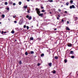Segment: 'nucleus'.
<instances>
[{
  "instance_id": "obj_21",
  "label": "nucleus",
  "mask_w": 78,
  "mask_h": 78,
  "mask_svg": "<svg viewBox=\"0 0 78 78\" xmlns=\"http://www.w3.org/2000/svg\"><path fill=\"white\" fill-rule=\"evenodd\" d=\"M19 4L20 5L21 4H22V2H19Z\"/></svg>"
},
{
  "instance_id": "obj_56",
  "label": "nucleus",
  "mask_w": 78,
  "mask_h": 78,
  "mask_svg": "<svg viewBox=\"0 0 78 78\" xmlns=\"http://www.w3.org/2000/svg\"><path fill=\"white\" fill-rule=\"evenodd\" d=\"M77 75H78V74H77Z\"/></svg>"
},
{
  "instance_id": "obj_25",
  "label": "nucleus",
  "mask_w": 78,
  "mask_h": 78,
  "mask_svg": "<svg viewBox=\"0 0 78 78\" xmlns=\"http://www.w3.org/2000/svg\"><path fill=\"white\" fill-rule=\"evenodd\" d=\"M58 12L59 11L60 12L61 11V9H58Z\"/></svg>"
},
{
  "instance_id": "obj_52",
  "label": "nucleus",
  "mask_w": 78,
  "mask_h": 78,
  "mask_svg": "<svg viewBox=\"0 0 78 78\" xmlns=\"http://www.w3.org/2000/svg\"><path fill=\"white\" fill-rule=\"evenodd\" d=\"M62 6H63V5H62V6H61V7H62Z\"/></svg>"
},
{
  "instance_id": "obj_11",
  "label": "nucleus",
  "mask_w": 78,
  "mask_h": 78,
  "mask_svg": "<svg viewBox=\"0 0 78 78\" xmlns=\"http://www.w3.org/2000/svg\"><path fill=\"white\" fill-rule=\"evenodd\" d=\"M25 55H26V56L28 55V52L27 51H26L25 53Z\"/></svg>"
},
{
  "instance_id": "obj_51",
  "label": "nucleus",
  "mask_w": 78,
  "mask_h": 78,
  "mask_svg": "<svg viewBox=\"0 0 78 78\" xmlns=\"http://www.w3.org/2000/svg\"><path fill=\"white\" fill-rule=\"evenodd\" d=\"M1 23H2L0 22V24H1Z\"/></svg>"
},
{
  "instance_id": "obj_42",
  "label": "nucleus",
  "mask_w": 78,
  "mask_h": 78,
  "mask_svg": "<svg viewBox=\"0 0 78 78\" xmlns=\"http://www.w3.org/2000/svg\"><path fill=\"white\" fill-rule=\"evenodd\" d=\"M67 23L68 24H69V21H67Z\"/></svg>"
},
{
  "instance_id": "obj_33",
  "label": "nucleus",
  "mask_w": 78,
  "mask_h": 78,
  "mask_svg": "<svg viewBox=\"0 0 78 78\" xmlns=\"http://www.w3.org/2000/svg\"><path fill=\"white\" fill-rule=\"evenodd\" d=\"M64 13H67V12L66 11H65V12H64Z\"/></svg>"
},
{
  "instance_id": "obj_50",
  "label": "nucleus",
  "mask_w": 78,
  "mask_h": 78,
  "mask_svg": "<svg viewBox=\"0 0 78 78\" xmlns=\"http://www.w3.org/2000/svg\"><path fill=\"white\" fill-rule=\"evenodd\" d=\"M50 14H51V12H50Z\"/></svg>"
},
{
  "instance_id": "obj_34",
  "label": "nucleus",
  "mask_w": 78,
  "mask_h": 78,
  "mask_svg": "<svg viewBox=\"0 0 78 78\" xmlns=\"http://www.w3.org/2000/svg\"><path fill=\"white\" fill-rule=\"evenodd\" d=\"M62 22H64V20H63V19H62Z\"/></svg>"
},
{
  "instance_id": "obj_30",
  "label": "nucleus",
  "mask_w": 78,
  "mask_h": 78,
  "mask_svg": "<svg viewBox=\"0 0 78 78\" xmlns=\"http://www.w3.org/2000/svg\"><path fill=\"white\" fill-rule=\"evenodd\" d=\"M27 30H28V29H29V27L28 26H27Z\"/></svg>"
},
{
  "instance_id": "obj_35",
  "label": "nucleus",
  "mask_w": 78,
  "mask_h": 78,
  "mask_svg": "<svg viewBox=\"0 0 78 78\" xmlns=\"http://www.w3.org/2000/svg\"><path fill=\"white\" fill-rule=\"evenodd\" d=\"M23 27H24V28H26V27H27V26H26V25H24Z\"/></svg>"
},
{
  "instance_id": "obj_15",
  "label": "nucleus",
  "mask_w": 78,
  "mask_h": 78,
  "mask_svg": "<svg viewBox=\"0 0 78 78\" xmlns=\"http://www.w3.org/2000/svg\"><path fill=\"white\" fill-rule=\"evenodd\" d=\"M44 56V53L42 54L41 55V57H42Z\"/></svg>"
},
{
  "instance_id": "obj_16",
  "label": "nucleus",
  "mask_w": 78,
  "mask_h": 78,
  "mask_svg": "<svg viewBox=\"0 0 78 78\" xmlns=\"http://www.w3.org/2000/svg\"><path fill=\"white\" fill-rule=\"evenodd\" d=\"M64 61L65 63H66L67 62V60L66 59H65Z\"/></svg>"
},
{
  "instance_id": "obj_48",
  "label": "nucleus",
  "mask_w": 78,
  "mask_h": 78,
  "mask_svg": "<svg viewBox=\"0 0 78 78\" xmlns=\"http://www.w3.org/2000/svg\"><path fill=\"white\" fill-rule=\"evenodd\" d=\"M71 74H72V73H70L69 75H71Z\"/></svg>"
},
{
  "instance_id": "obj_1",
  "label": "nucleus",
  "mask_w": 78,
  "mask_h": 78,
  "mask_svg": "<svg viewBox=\"0 0 78 78\" xmlns=\"http://www.w3.org/2000/svg\"><path fill=\"white\" fill-rule=\"evenodd\" d=\"M35 10L36 11L38 15L39 14L41 13V12L40 11V9H38V8H36L35 9Z\"/></svg>"
},
{
  "instance_id": "obj_58",
  "label": "nucleus",
  "mask_w": 78,
  "mask_h": 78,
  "mask_svg": "<svg viewBox=\"0 0 78 78\" xmlns=\"http://www.w3.org/2000/svg\"><path fill=\"white\" fill-rule=\"evenodd\" d=\"M35 57H36V56H35Z\"/></svg>"
},
{
  "instance_id": "obj_5",
  "label": "nucleus",
  "mask_w": 78,
  "mask_h": 78,
  "mask_svg": "<svg viewBox=\"0 0 78 78\" xmlns=\"http://www.w3.org/2000/svg\"><path fill=\"white\" fill-rule=\"evenodd\" d=\"M38 15H39V16H41V17H42V16H43V13H39Z\"/></svg>"
},
{
  "instance_id": "obj_4",
  "label": "nucleus",
  "mask_w": 78,
  "mask_h": 78,
  "mask_svg": "<svg viewBox=\"0 0 78 78\" xmlns=\"http://www.w3.org/2000/svg\"><path fill=\"white\" fill-rule=\"evenodd\" d=\"M70 9H72V8H75V5H73L72 6H70Z\"/></svg>"
},
{
  "instance_id": "obj_3",
  "label": "nucleus",
  "mask_w": 78,
  "mask_h": 78,
  "mask_svg": "<svg viewBox=\"0 0 78 78\" xmlns=\"http://www.w3.org/2000/svg\"><path fill=\"white\" fill-rule=\"evenodd\" d=\"M67 46H68V47H71L72 46V44H71V43H68L67 44Z\"/></svg>"
},
{
  "instance_id": "obj_32",
  "label": "nucleus",
  "mask_w": 78,
  "mask_h": 78,
  "mask_svg": "<svg viewBox=\"0 0 78 78\" xmlns=\"http://www.w3.org/2000/svg\"><path fill=\"white\" fill-rule=\"evenodd\" d=\"M3 33H4V32H3V31H2L1 34H3Z\"/></svg>"
},
{
  "instance_id": "obj_38",
  "label": "nucleus",
  "mask_w": 78,
  "mask_h": 78,
  "mask_svg": "<svg viewBox=\"0 0 78 78\" xmlns=\"http://www.w3.org/2000/svg\"><path fill=\"white\" fill-rule=\"evenodd\" d=\"M57 20H59V17H57Z\"/></svg>"
},
{
  "instance_id": "obj_57",
  "label": "nucleus",
  "mask_w": 78,
  "mask_h": 78,
  "mask_svg": "<svg viewBox=\"0 0 78 78\" xmlns=\"http://www.w3.org/2000/svg\"><path fill=\"white\" fill-rule=\"evenodd\" d=\"M0 32H1V31H0Z\"/></svg>"
},
{
  "instance_id": "obj_39",
  "label": "nucleus",
  "mask_w": 78,
  "mask_h": 78,
  "mask_svg": "<svg viewBox=\"0 0 78 78\" xmlns=\"http://www.w3.org/2000/svg\"><path fill=\"white\" fill-rule=\"evenodd\" d=\"M13 18H15V17H16V16L15 15V16H13Z\"/></svg>"
},
{
  "instance_id": "obj_37",
  "label": "nucleus",
  "mask_w": 78,
  "mask_h": 78,
  "mask_svg": "<svg viewBox=\"0 0 78 78\" xmlns=\"http://www.w3.org/2000/svg\"><path fill=\"white\" fill-rule=\"evenodd\" d=\"M7 10H9V8H7Z\"/></svg>"
},
{
  "instance_id": "obj_55",
  "label": "nucleus",
  "mask_w": 78,
  "mask_h": 78,
  "mask_svg": "<svg viewBox=\"0 0 78 78\" xmlns=\"http://www.w3.org/2000/svg\"><path fill=\"white\" fill-rule=\"evenodd\" d=\"M8 20H9V19H8Z\"/></svg>"
},
{
  "instance_id": "obj_7",
  "label": "nucleus",
  "mask_w": 78,
  "mask_h": 78,
  "mask_svg": "<svg viewBox=\"0 0 78 78\" xmlns=\"http://www.w3.org/2000/svg\"><path fill=\"white\" fill-rule=\"evenodd\" d=\"M22 20H20L19 21L20 25H22Z\"/></svg>"
},
{
  "instance_id": "obj_8",
  "label": "nucleus",
  "mask_w": 78,
  "mask_h": 78,
  "mask_svg": "<svg viewBox=\"0 0 78 78\" xmlns=\"http://www.w3.org/2000/svg\"><path fill=\"white\" fill-rule=\"evenodd\" d=\"M66 30H68V31H70V29H69L68 27H66Z\"/></svg>"
},
{
  "instance_id": "obj_41",
  "label": "nucleus",
  "mask_w": 78,
  "mask_h": 78,
  "mask_svg": "<svg viewBox=\"0 0 78 78\" xmlns=\"http://www.w3.org/2000/svg\"><path fill=\"white\" fill-rule=\"evenodd\" d=\"M14 23H17V21H14Z\"/></svg>"
},
{
  "instance_id": "obj_36",
  "label": "nucleus",
  "mask_w": 78,
  "mask_h": 78,
  "mask_svg": "<svg viewBox=\"0 0 78 78\" xmlns=\"http://www.w3.org/2000/svg\"><path fill=\"white\" fill-rule=\"evenodd\" d=\"M13 5L14 6H15V5H16V3H13Z\"/></svg>"
},
{
  "instance_id": "obj_9",
  "label": "nucleus",
  "mask_w": 78,
  "mask_h": 78,
  "mask_svg": "<svg viewBox=\"0 0 78 78\" xmlns=\"http://www.w3.org/2000/svg\"><path fill=\"white\" fill-rule=\"evenodd\" d=\"M51 63H48V66L49 67H51Z\"/></svg>"
},
{
  "instance_id": "obj_31",
  "label": "nucleus",
  "mask_w": 78,
  "mask_h": 78,
  "mask_svg": "<svg viewBox=\"0 0 78 78\" xmlns=\"http://www.w3.org/2000/svg\"><path fill=\"white\" fill-rule=\"evenodd\" d=\"M41 9H44V7H42V6H41Z\"/></svg>"
},
{
  "instance_id": "obj_28",
  "label": "nucleus",
  "mask_w": 78,
  "mask_h": 78,
  "mask_svg": "<svg viewBox=\"0 0 78 78\" xmlns=\"http://www.w3.org/2000/svg\"><path fill=\"white\" fill-rule=\"evenodd\" d=\"M45 11L44 10V9H43L41 11V12H44Z\"/></svg>"
},
{
  "instance_id": "obj_20",
  "label": "nucleus",
  "mask_w": 78,
  "mask_h": 78,
  "mask_svg": "<svg viewBox=\"0 0 78 78\" xmlns=\"http://www.w3.org/2000/svg\"><path fill=\"white\" fill-rule=\"evenodd\" d=\"M49 2H53V1L52 0H48Z\"/></svg>"
},
{
  "instance_id": "obj_29",
  "label": "nucleus",
  "mask_w": 78,
  "mask_h": 78,
  "mask_svg": "<svg viewBox=\"0 0 78 78\" xmlns=\"http://www.w3.org/2000/svg\"><path fill=\"white\" fill-rule=\"evenodd\" d=\"M19 63L20 64H22V62H21V61H20Z\"/></svg>"
},
{
  "instance_id": "obj_12",
  "label": "nucleus",
  "mask_w": 78,
  "mask_h": 78,
  "mask_svg": "<svg viewBox=\"0 0 78 78\" xmlns=\"http://www.w3.org/2000/svg\"><path fill=\"white\" fill-rule=\"evenodd\" d=\"M73 53V51H70V54H72Z\"/></svg>"
},
{
  "instance_id": "obj_17",
  "label": "nucleus",
  "mask_w": 78,
  "mask_h": 78,
  "mask_svg": "<svg viewBox=\"0 0 78 78\" xmlns=\"http://www.w3.org/2000/svg\"><path fill=\"white\" fill-rule=\"evenodd\" d=\"M23 8H24L25 9H27V5H26V6H24L23 7Z\"/></svg>"
},
{
  "instance_id": "obj_19",
  "label": "nucleus",
  "mask_w": 78,
  "mask_h": 78,
  "mask_svg": "<svg viewBox=\"0 0 78 78\" xmlns=\"http://www.w3.org/2000/svg\"><path fill=\"white\" fill-rule=\"evenodd\" d=\"M71 58H72V59H73V58H75V56L72 55L71 56Z\"/></svg>"
},
{
  "instance_id": "obj_26",
  "label": "nucleus",
  "mask_w": 78,
  "mask_h": 78,
  "mask_svg": "<svg viewBox=\"0 0 78 78\" xmlns=\"http://www.w3.org/2000/svg\"><path fill=\"white\" fill-rule=\"evenodd\" d=\"M40 65H41V64L38 63H37V66H40Z\"/></svg>"
},
{
  "instance_id": "obj_18",
  "label": "nucleus",
  "mask_w": 78,
  "mask_h": 78,
  "mask_svg": "<svg viewBox=\"0 0 78 78\" xmlns=\"http://www.w3.org/2000/svg\"><path fill=\"white\" fill-rule=\"evenodd\" d=\"M33 39L34 38L33 37H30V39L32 41L33 40Z\"/></svg>"
},
{
  "instance_id": "obj_2",
  "label": "nucleus",
  "mask_w": 78,
  "mask_h": 78,
  "mask_svg": "<svg viewBox=\"0 0 78 78\" xmlns=\"http://www.w3.org/2000/svg\"><path fill=\"white\" fill-rule=\"evenodd\" d=\"M26 18H28V20H30L32 19V17L31 16H29V15H27L26 16Z\"/></svg>"
},
{
  "instance_id": "obj_46",
  "label": "nucleus",
  "mask_w": 78,
  "mask_h": 78,
  "mask_svg": "<svg viewBox=\"0 0 78 78\" xmlns=\"http://www.w3.org/2000/svg\"><path fill=\"white\" fill-rule=\"evenodd\" d=\"M27 2H30V0H27Z\"/></svg>"
},
{
  "instance_id": "obj_54",
  "label": "nucleus",
  "mask_w": 78,
  "mask_h": 78,
  "mask_svg": "<svg viewBox=\"0 0 78 78\" xmlns=\"http://www.w3.org/2000/svg\"><path fill=\"white\" fill-rule=\"evenodd\" d=\"M33 26H32V28H33Z\"/></svg>"
},
{
  "instance_id": "obj_45",
  "label": "nucleus",
  "mask_w": 78,
  "mask_h": 78,
  "mask_svg": "<svg viewBox=\"0 0 78 78\" xmlns=\"http://www.w3.org/2000/svg\"><path fill=\"white\" fill-rule=\"evenodd\" d=\"M27 12H28V13H29L30 12L29 11V10H28V11H27Z\"/></svg>"
},
{
  "instance_id": "obj_47",
  "label": "nucleus",
  "mask_w": 78,
  "mask_h": 78,
  "mask_svg": "<svg viewBox=\"0 0 78 78\" xmlns=\"http://www.w3.org/2000/svg\"><path fill=\"white\" fill-rule=\"evenodd\" d=\"M6 33V32H4V33Z\"/></svg>"
},
{
  "instance_id": "obj_49",
  "label": "nucleus",
  "mask_w": 78,
  "mask_h": 78,
  "mask_svg": "<svg viewBox=\"0 0 78 78\" xmlns=\"http://www.w3.org/2000/svg\"><path fill=\"white\" fill-rule=\"evenodd\" d=\"M17 41V40H15V42H16Z\"/></svg>"
},
{
  "instance_id": "obj_44",
  "label": "nucleus",
  "mask_w": 78,
  "mask_h": 78,
  "mask_svg": "<svg viewBox=\"0 0 78 78\" xmlns=\"http://www.w3.org/2000/svg\"><path fill=\"white\" fill-rule=\"evenodd\" d=\"M58 17H60V15H58Z\"/></svg>"
},
{
  "instance_id": "obj_6",
  "label": "nucleus",
  "mask_w": 78,
  "mask_h": 78,
  "mask_svg": "<svg viewBox=\"0 0 78 78\" xmlns=\"http://www.w3.org/2000/svg\"><path fill=\"white\" fill-rule=\"evenodd\" d=\"M9 5H12V2L9 1Z\"/></svg>"
},
{
  "instance_id": "obj_13",
  "label": "nucleus",
  "mask_w": 78,
  "mask_h": 78,
  "mask_svg": "<svg viewBox=\"0 0 78 78\" xmlns=\"http://www.w3.org/2000/svg\"><path fill=\"white\" fill-rule=\"evenodd\" d=\"M52 73L54 74L56 73V71L53 70V72H52Z\"/></svg>"
},
{
  "instance_id": "obj_27",
  "label": "nucleus",
  "mask_w": 78,
  "mask_h": 78,
  "mask_svg": "<svg viewBox=\"0 0 78 78\" xmlns=\"http://www.w3.org/2000/svg\"><path fill=\"white\" fill-rule=\"evenodd\" d=\"M66 6H68V5H69V3L67 2L66 3Z\"/></svg>"
},
{
  "instance_id": "obj_40",
  "label": "nucleus",
  "mask_w": 78,
  "mask_h": 78,
  "mask_svg": "<svg viewBox=\"0 0 78 78\" xmlns=\"http://www.w3.org/2000/svg\"><path fill=\"white\" fill-rule=\"evenodd\" d=\"M70 3H73V1L72 0H71L70 1Z\"/></svg>"
},
{
  "instance_id": "obj_14",
  "label": "nucleus",
  "mask_w": 78,
  "mask_h": 78,
  "mask_svg": "<svg viewBox=\"0 0 78 78\" xmlns=\"http://www.w3.org/2000/svg\"><path fill=\"white\" fill-rule=\"evenodd\" d=\"M33 54V53H34V52L33 51H30V53H29V54Z\"/></svg>"
},
{
  "instance_id": "obj_22",
  "label": "nucleus",
  "mask_w": 78,
  "mask_h": 78,
  "mask_svg": "<svg viewBox=\"0 0 78 78\" xmlns=\"http://www.w3.org/2000/svg\"><path fill=\"white\" fill-rule=\"evenodd\" d=\"M5 5H8V2H5Z\"/></svg>"
},
{
  "instance_id": "obj_10",
  "label": "nucleus",
  "mask_w": 78,
  "mask_h": 78,
  "mask_svg": "<svg viewBox=\"0 0 78 78\" xmlns=\"http://www.w3.org/2000/svg\"><path fill=\"white\" fill-rule=\"evenodd\" d=\"M54 58L56 59H58V57L57 56H55L54 57Z\"/></svg>"
},
{
  "instance_id": "obj_53",
  "label": "nucleus",
  "mask_w": 78,
  "mask_h": 78,
  "mask_svg": "<svg viewBox=\"0 0 78 78\" xmlns=\"http://www.w3.org/2000/svg\"><path fill=\"white\" fill-rule=\"evenodd\" d=\"M77 7H78V3L77 4Z\"/></svg>"
},
{
  "instance_id": "obj_24",
  "label": "nucleus",
  "mask_w": 78,
  "mask_h": 78,
  "mask_svg": "<svg viewBox=\"0 0 78 78\" xmlns=\"http://www.w3.org/2000/svg\"><path fill=\"white\" fill-rule=\"evenodd\" d=\"M2 17H3V18H4V17H5V15L2 14Z\"/></svg>"
},
{
  "instance_id": "obj_23",
  "label": "nucleus",
  "mask_w": 78,
  "mask_h": 78,
  "mask_svg": "<svg viewBox=\"0 0 78 78\" xmlns=\"http://www.w3.org/2000/svg\"><path fill=\"white\" fill-rule=\"evenodd\" d=\"M11 33H12V34H14V30H12V31H11Z\"/></svg>"
},
{
  "instance_id": "obj_43",
  "label": "nucleus",
  "mask_w": 78,
  "mask_h": 78,
  "mask_svg": "<svg viewBox=\"0 0 78 78\" xmlns=\"http://www.w3.org/2000/svg\"><path fill=\"white\" fill-rule=\"evenodd\" d=\"M54 30H55H55H57V29L55 28V29H54Z\"/></svg>"
}]
</instances>
